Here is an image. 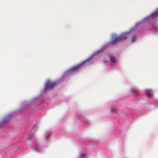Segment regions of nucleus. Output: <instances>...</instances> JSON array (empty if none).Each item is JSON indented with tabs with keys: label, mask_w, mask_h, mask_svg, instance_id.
Returning a JSON list of instances; mask_svg holds the SVG:
<instances>
[{
	"label": "nucleus",
	"mask_w": 158,
	"mask_h": 158,
	"mask_svg": "<svg viewBox=\"0 0 158 158\" xmlns=\"http://www.w3.org/2000/svg\"><path fill=\"white\" fill-rule=\"evenodd\" d=\"M138 94V93L137 91H133L132 92V95L133 96H136Z\"/></svg>",
	"instance_id": "8"
},
{
	"label": "nucleus",
	"mask_w": 158,
	"mask_h": 158,
	"mask_svg": "<svg viewBox=\"0 0 158 158\" xmlns=\"http://www.w3.org/2000/svg\"><path fill=\"white\" fill-rule=\"evenodd\" d=\"M80 67L79 66H76L74 67L72 69L73 70H76L78 69Z\"/></svg>",
	"instance_id": "10"
},
{
	"label": "nucleus",
	"mask_w": 158,
	"mask_h": 158,
	"mask_svg": "<svg viewBox=\"0 0 158 158\" xmlns=\"http://www.w3.org/2000/svg\"><path fill=\"white\" fill-rule=\"evenodd\" d=\"M128 35V33H123L119 36H118L115 34H113L112 36L111 41L110 42V44L113 45L119 41L126 40Z\"/></svg>",
	"instance_id": "1"
},
{
	"label": "nucleus",
	"mask_w": 158,
	"mask_h": 158,
	"mask_svg": "<svg viewBox=\"0 0 158 158\" xmlns=\"http://www.w3.org/2000/svg\"><path fill=\"white\" fill-rule=\"evenodd\" d=\"M116 60V59L115 57L113 56H109V60L114 65Z\"/></svg>",
	"instance_id": "3"
},
{
	"label": "nucleus",
	"mask_w": 158,
	"mask_h": 158,
	"mask_svg": "<svg viewBox=\"0 0 158 158\" xmlns=\"http://www.w3.org/2000/svg\"><path fill=\"white\" fill-rule=\"evenodd\" d=\"M56 84L54 82H52L49 81H48L45 84V89H52L56 86Z\"/></svg>",
	"instance_id": "2"
},
{
	"label": "nucleus",
	"mask_w": 158,
	"mask_h": 158,
	"mask_svg": "<svg viewBox=\"0 0 158 158\" xmlns=\"http://www.w3.org/2000/svg\"><path fill=\"white\" fill-rule=\"evenodd\" d=\"M35 127V126H34L33 127V128H32V130H33V129Z\"/></svg>",
	"instance_id": "13"
},
{
	"label": "nucleus",
	"mask_w": 158,
	"mask_h": 158,
	"mask_svg": "<svg viewBox=\"0 0 158 158\" xmlns=\"http://www.w3.org/2000/svg\"><path fill=\"white\" fill-rule=\"evenodd\" d=\"M50 136H51V135H50L48 136V137H47V138H49V139H50Z\"/></svg>",
	"instance_id": "12"
},
{
	"label": "nucleus",
	"mask_w": 158,
	"mask_h": 158,
	"mask_svg": "<svg viewBox=\"0 0 158 158\" xmlns=\"http://www.w3.org/2000/svg\"><path fill=\"white\" fill-rule=\"evenodd\" d=\"M115 105H113L110 106L111 112L112 113H115L117 114L118 113V111L115 109Z\"/></svg>",
	"instance_id": "5"
},
{
	"label": "nucleus",
	"mask_w": 158,
	"mask_h": 158,
	"mask_svg": "<svg viewBox=\"0 0 158 158\" xmlns=\"http://www.w3.org/2000/svg\"><path fill=\"white\" fill-rule=\"evenodd\" d=\"M151 90H152L151 89H146L145 91V93L148 97L149 99L151 97L153 96L152 94H150V92L151 91Z\"/></svg>",
	"instance_id": "4"
},
{
	"label": "nucleus",
	"mask_w": 158,
	"mask_h": 158,
	"mask_svg": "<svg viewBox=\"0 0 158 158\" xmlns=\"http://www.w3.org/2000/svg\"><path fill=\"white\" fill-rule=\"evenodd\" d=\"M7 121H6L5 120L4 122H6Z\"/></svg>",
	"instance_id": "15"
},
{
	"label": "nucleus",
	"mask_w": 158,
	"mask_h": 158,
	"mask_svg": "<svg viewBox=\"0 0 158 158\" xmlns=\"http://www.w3.org/2000/svg\"><path fill=\"white\" fill-rule=\"evenodd\" d=\"M89 60H87L86 61H86H89Z\"/></svg>",
	"instance_id": "14"
},
{
	"label": "nucleus",
	"mask_w": 158,
	"mask_h": 158,
	"mask_svg": "<svg viewBox=\"0 0 158 158\" xmlns=\"http://www.w3.org/2000/svg\"><path fill=\"white\" fill-rule=\"evenodd\" d=\"M136 40V37L135 36H134L131 38V41L132 43H134Z\"/></svg>",
	"instance_id": "9"
},
{
	"label": "nucleus",
	"mask_w": 158,
	"mask_h": 158,
	"mask_svg": "<svg viewBox=\"0 0 158 158\" xmlns=\"http://www.w3.org/2000/svg\"><path fill=\"white\" fill-rule=\"evenodd\" d=\"M152 16H158V8L152 14Z\"/></svg>",
	"instance_id": "7"
},
{
	"label": "nucleus",
	"mask_w": 158,
	"mask_h": 158,
	"mask_svg": "<svg viewBox=\"0 0 158 158\" xmlns=\"http://www.w3.org/2000/svg\"><path fill=\"white\" fill-rule=\"evenodd\" d=\"M106 47H103L102 48L100 49L96 53L97 54H98L100 53H101L103 52L106 49Z\"/></svg>",
	"instance_id": "6"
},
{
	"label": "nucleus",
	"mask_w": 158,
	"mask_h": 158,
	"mask_svg": "<svg viewBox=\"0 0 158 158\" xmlns=\"http://www.w3.org/2000/svg\"><path fill=\"white\" fill-rule=\"evenodd\" d=\"M85 156V154L83 153V154H81V158H83Z\"/></svg>",
	"instance_id": "11"
}]
</instances>
